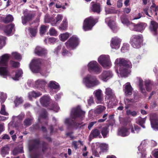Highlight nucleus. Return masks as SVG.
Here are the masks:
<instances>
[{
	"mask_svg": "<svg viewBox=\"0 0 158 158\" xmlns=\"http://www.w3.org/2000/svg\"><path fill=\"white\" fill-rule=\"evenodd\" d=\"M41 62L40 59L33 60L30 65V68L32 72L38 73L41 70Z\"/></svg>",
	"mask_w": 158,
	"mask_h": 158,
	"instance_id": "nucleus-7",
	"label": "nucleus"
},
{
	"mask_svg": "<svg viewBox=\"0 0 158 158\" xmlns=\"http://www.w3.org/2000/svg\"><path fill=\"white\" fill-rule=\"evenodd\" d=\"M112 72L110 71H104L100 76V78L104 81H106L112 77Z\"/></svg>",
	"mask_w": 158,
	"mask_h": 158,
	"instance_id": "nucleus-17",
	"label": "nucleus"
},
{
	"mask_svg": "<svg viewBox=\"0 0 158 158\" xmlns=\"http://www.w3.org/2000/svg\"><path fill=\"white\" fill-rule=\"evenodd\" d=\"M35 53L38 56H42L46 53V51L44 48L40 47H37L35 51Z\"/></svg>",
	"mask_w": 158,
	"mask_h": 158,
	"instance_id": "nucleus-28",
	"label": "nucleus"
},
{
	"mask_svg": "<svg viewBox=\"0 0 158 158\" xmlns=\"http://www.w3.org/2000/svg\"><path fill=\"white\" fill-rule=\"evenodd\" d=\"M31 143L28 145V148L30 151L37 149L40 144V141L39 138L33 139L31 141Z\"/></svg>",
	"mask_w": 158,
	"mask_h": 158,
	"instance_id": "nucleus-12",
	"label": "nucleus"
},
{
	"mask_svg": "<svg viewBox=\"0 0 158 158\" xmlns=\"http://www.w3.org/2000/svg\"><path fill=\"white\" fill-rule=\"evenodd\" d=\"M32 127L34 130H40V127L38 123H36L32 126Z\"/></svg>",
	"mask_w": 158,
	"mask_h": 158,
	"instance_id": "nucleus-58",
	"label": "nucleus"
},
{
	"mask_svg": "<svg viewBox=\"0 0 158 158\" xmlns=\"http://www.w3.org/2000/svg\"><path fill=\"white\" fill-rule=\"evenodd\" d=\"M48 87L51 89H57L59 88L60 85L54 81H50L48 85Z\"/></svg>",
	"mask_w": 158,
	"mask_h": 158,
	"instance_id": "nucleus-33",
	"label": "nucleus"
},
{
	"mask_svg": "<svg viewBox=\"0 0 158 158\" xmlns=\"http://www.w3.org/2000/svg\"><path fill=\"white\" fill-rule=\"evenodd\" d=\"M9 150L10 148L8 146L5 145L1 148V154L2 156L4 157L6 155L8 154Z\"/></svg>",
	"mask_w": 158,
	"mask_h": 158,
	"instance_id": "nucleus-36",
	"label": "nucleus"
},
{
	"mask_svg": "<svg viewBox=\"0 0 158 158\" xmlns=\"http://www.w3.org/2000/svg\"><path fill=\"white\" fill-rule=\"evenodd\" d=\"M97 123L96 121H94V122H92L90 123L88 125V129L89 130H90L91 128H92V127L94 126V125L96 123Z\"/></svg>",
	"mask_w": 158,
	"mask_h": 158,
	"instance_id": "nucleus-60",
	"label": "nucleus"
},
{
	"mask_svg": "<svg viewBox=\"0 0 158 158\" xmlns=\"http://www.w3.org/2000/svg\"><path fill=\"white\" fill-rule=\"evenodd\" d=\"M57 32L54 28H51L49 30V34L51 35H55Z\"/></svg>",
	"mask_w": 158,
	"mask_h": 158,
	"instance_id": "nucleus-54",
	"label": "nucleus"
},
{
	"mask_svg": "<svg viewBox=\"0 0 158 158\" xmlns=\"http://www.w3.org/2000/svg\"><path fill=\"white\" fill-rule=\"evenodd\" d=\"M105 94L108 97V99H114L116 98L114 92L110 87L107 88L106 89Z\"/></svg>",
	"mask_w": 158,
	"mask_h": 158,
	"instance_id": "nucleus-20",
	"label": "nucleus"
},
{
	"mask_svg": "<svg viewBox=\"0 0 158 158\" xmlns=\"http://www.w3.org/2000/svg\"><path fill=\"white\" fill-rule=\"evenodd\" d=\"M145 118H142L140 117H139L136 119V123L140 125L143 128H144L145 126L144 124L145 123Z\"/></svg>",
	"mask_w": 158,
	"mask_h": 158,
	"instance_id": "nucleus-38",
	"label": "nucleus"
},
{
	"mask_svg": "<svg viewBox=\"0 0 158 158\" xmlns=\"http://www.w3.org/2000/svg\"><path fill=\"white\" fill-rule=\"evenodd\" d=\"M151 84V82L150 80H147L145 82V85L146 89V90L147 91L149 92L151 90V88H150V85Z\"/></svg>",
	"mask_w": 158,
	"mask_h": 158,
	"instance_id": "nucleus-47",
	"label": "nucleus"
},
{
	"mask_svg": "<svg viewBox=\"0 0 158 158\" xmlns=\"http://www.w3.org/2000/svg\"><path fill=\"white\" fill-rule=\"evenodd\" d=\"M10 57V55L7 53L0 56V66H8V63Z\"/></svg>",
	"mask_w": 158,
	"mask_h": 158,
	"instance_id": "nucleus-11",
	"label": "nucleus"
},
{
	"mask_svg": "<svg viewBox=\"0 0 158 158\" xmlns=\"http://www.w3.org/2000/svg\"><path fill=\"white\" fill-rule=\"evenodd\" d=\"M108 24L111 29L113 30H114L115 29L116 26L115 23H113L111 21H109L108 22Z\"/></svg>",
	"mask_w": 158,
	"mask_h": 158,
	"instance_id": "nucleus-53",
	"label": "nucleus"
},
{
	"mask_svg": "<svg viewBox=\"0 0 158 158\" xmlns=\"http://www.w3.org/2000/svg\"><path fill=\"white\" fill-rule=\"evenodd\" d=\"M133 89L130 83H127L124 87V91L126 95H131L132 94Z\"/></svg>",
	"mask_w": 158,
	"mask_h": 158,
	"instance_id": "nucleus-26",
	"label": "nucleus"
},
{
	"mask_svg": "<svg viewBox=\"0 0 158 158\" xmlns=\"http://www.w3.org/2000/svg\"><path fill=\"white\" fill-rule=\"evenodd\" d=\"M80 44L79 39L76 36L73 35L65 43L67 48L69 49L74 50Z\"/></svg>",
	"mask_w": 158,
	"mask_h": 158,
	"instance_id": "nucleus-5",
	"label": "nucleus"
},
{
	"mask_svg": "<svg viewBox=\"0 0 158 158\" xmlns=\"http://www.w3.org/2000/svg\"><path fill=\"white\" fill-rule=\"evenodd\" d=\"M34 15L33 14L29 13L26 15H24V17H22V23L23 24H26L27 22L31 20Z\"/></svg>",
	"mask_w": 158,
	"mask_h": 158,
	"instance_id": "nucleus-23",
	"label": "nucleus"
},
{
	"mask_svg": "<svg viewBox=\"0 0 158 158\" xmlns=\"http://www.w3.org/2000/svg\"><path fill=\"white\" fill-rule=\"evenodd\" d=\"M23 100L22 98L21 97H17L14 101V103L16 106L19 105V104L22 103Z\"/></svg>",
	"mask_w": 158,
	"mask_h": 158,
	"instance_id": "nucleus-48",
	"label": "nucleus"
},
{
	"mask_svg": "<svg viewBox=\"0 0 158 158\" xmlns=\"http://www.w3.org/2000/svg\"><path fill=\"white\" fill-rule=\"evenodd\" d=\"M158 28V23L154 21H151L149 29L152 32H154V35L156 34Z\"/></svg>",
	"mask_w": 158,
	"mask_h": 158,
	"instance_id": "nucleus-22",
	"label": "nucleus"
},
{
	"mask_svg": "<svg viewBox=\"0 0 158 158\" xmlns=\"http://www.w3.org/2000/svg\"><path fill=\"white\" fill-rule=\"evenodd\" d=\"M24 114L21 113L17 116V118L19 120H22L24 118Z\"/></svg>",
	"mask_w": 158,
	"mask_h": 158,
	"instance_id": "nucleus-64",
	"label": "nucleus"
},
{
	"mask_svg": "<svg viewBox=\"0 0 158 158\" xmlns=\"http://www.w3.org/2000/svg\"><path fill=\"white\" fill-rule=\"evenodd\" d=\"M83 82L88 88H92L99 84V81L95 76L88 75L83 79Z\"/></svg>",
	"mask_w": 158,
	"mask_h": 158,
	"instance_id": "nucleus-2",
	"label": "nucleus"
},
{
	"mask_svg": "<svg viewBox=\"0 0 158 158\" xmlns=\"http://www.w3.org/2000/svg\"><path fill=\"white\" fill-rule=\"evenodd\" d=\"M47 112L46 111H44L40 115V116L44 118H46L47 117Z\"/></svg>",
	"mask_w": 158,
	"mask_h": 158,
	"instance_id": "nucleus-63",
	"label": "nucleus"
},
{
	"mask_svg": "<svg viewBox=\"0 0 158 158\" xmlns=\"http://www.w3.org/2000/svg\"><path fill=\"white\" fill-rule=\"evenodd\" d=\"M28 30L31 35V37H35L38 31L37 27L35 26L34 27H31L29 28Z\"/></svg>",
	"mask_w": 158,
	"mask_h": 158,
	"instance_id": "nucleus-35",
	"label": "nucleus"
},
{
	"mask_svg": "<svg viewBox=\"0 0 158 158\" xmlns=\"http://www.w3.org/2000/svg\"><path fill=\"white\" fill-rule=\"evenodd\" d=\"M97 18L94 19L92 16L86 18L84 20L83 29L85 31L91 30L93 27L98 22Z\"/></svg>",
	"mask_w": 158,
	"mask_h": 158,
	"instance_id": "nucleus-4",
	"label": "nucleus"
},
{
	"mask_svg": "<svg viewBox=\"0 0 158 158\" xmlns=\"http://www.w3.org/2000/svg\"><path fill=\"white\" fill-rule=\"evenodd\" d=\"M63 16L60 14H58L55 19L51 18L50 19L51 24L52 26H56L57 24L59 23L62 20Z\"/></svg>",
	"mask_w": 158,
	"mask_h": 158,
	"instance_id": "nucleus-18",
	"label": "nucleus"
},
{
	"mask_svg": "<svg viewBox=\"0 0 158 158\" xmlns=\"http://www.w3.org/2000/svg\"><path fill=\"white\" fill-rule=\"evenodd\" d=\"M23 73L22 70L19 69L16 71L15 77L13 79L15 80H18L19 78L21 77Z\"/></svg>",
	"mask_w": 158,
	"mask_h": 158,
	"instance_id": "nucleus-41",
	"label": "nucleus"
},
{
	"mask_svg": "<svg viewBox=\"0 0 158 158\" xmlns=\"http://www.w3.org/2000/svg\"><path fill=\"white\" fill-rule=\"evenodd\" d=\"M14 20L12 16L10 15H8L6 17H3L2 19V21L5 23H8L12 22Z\"/></svg>",
	"mask_w": 158,
	"mask_h": 158,
	"instance_id": "nucleus-34",
	"label": "nucleus"
},
{
	"mask_svg": "<svg viewBox=\"0 0 158 158\" xmlns=\"http://www.w3.org/2000/svg\"><path fill=\"white\" fill-rule=\"evenodd\" d=\"M32 119L31 118H26L23 122V124L24 126H28L31 124Z\"/></svg>",
	"mask_w": 158,
	"mask_h": 158,
	"instance_id": "nucleus-45",
	"label": "nucleus"
},
{
	"mask_svg": "<svg viewBox=\"0 0 158 158\" xmlns=\"http://www.w3.org/2000/svg\"><path fill=\"white\" fill-rule=\"evenodd\" d=\"M98 137L100 138L102 137L100 135V131L97 129H94L90 133L89 137V140L90 141L93 139Z\"/></svg>",
	"mask_w": 158,
	"mask_h": 158,
	"instance_id": "nucleus-14",
	"label": "nucleus"
},
{
	"mask_svg": "<svg viewBox=\"0 0 158 158\" xmlns=\"http://www.w3.org/2000/svg\"><path fill=\"white\" fill-rule=\"evenodd\" d=\"M23 150L19 147L16 148H14L12 151L13 154L14 155H16L20 153H22Z\"/></svg>",
	"mask_w": 158,
	"mask_h": 158,
	"instance_id": "nucleus-43",
	"label": "nucleus"
},
{
	"mask_svg": "<svg viewBox=\"0 0 158 158\" xmlns=\"http://www.w3.org/2000/svg\"><path fill=\"white\" fill-rule=\"evenodd\" d=\"M126 114L127 115H131L133 116H135L137 114L136 112L135 111H131L130 110H128L126 111Z\"/></svg>",
	"mask_w": 158,
	"mask_h": 158,
	"instance_id": "nucleus-49",
	"label": "nucleus"
},
{
	"mask_svg": "<svg viewBox=\"0 0 158 158\" xmlns=\"http://www.w3.org/2000/svg\"><path fill=\"white\" fill-rule=\"evenodd\" d=\"M143 41V37L142 34L133 35L130 39V43L134 48H139Z\"/></svg>",
	"mask_w": 158,
	"mask_h": 158,
	"instance_id": "nucleus-3",
	"label": "nucleus"
},
{
	"mask_svg": "<svg viewBox=\"0 0 158 158\" xmlns=\"http://www.w3.org/2000/svg\"><path fill=\"white\" fill-rule=\"evenodd\" d=\"M69 51L67 50L65 47H63L62 49L61 52L63 56H64L68 54Z\"/></svg>",
	"mask_w": 158,
	"mask_h": 158,
	"instance_id": "nucleus-55",
	"label": "nucleus"
},
{
	"mask_svg": "<svg viewBox=\"0 0 158 158\" xmlns=\"http://www.w3.org/2000/svg\"><path fill=\"white\" fill-rule=\"evenodd\" d=\"M95 96L96 98L97 101V103H102L103 101V98L102 97V91L100 89H98L95 91L94 92Z\"/></svg>",
	"mask_w": 158,
	"mask_h": 158,
	"instance_id": "nucleus-24",
	"label": "nucleus"
},
{
	"mask_svg": "<svg viewBox=\"0 0 158 158\" xmlns=\"http://www.w3.org/2000/svg\"><path fill=\"white\" fill-rule=\"evenodd\" d=\"M48 143L43 141L42 143V152L44 153L48 149Z\"/></svg>",
	"mask_w": 158,
	"mask_h": 158,
	"instance_id": "nucleus-44",
	"label": "nucleus"
},
{
	"mask_svg": "<svg viewBox=\"0 0 158 158\" xmlns=\"http://www.w3.org/2000/svg\"><path fill=\"white\" fill-rule=\"evenodd\" d=\"M150 120L152 127L158 130V118L155 114L150 115Z\"/></svg>",
	"mask_w": 158,
	"mask_h": 158,
	"instance_id": "nucleus-13",
	"label": "nucleus"
},
{
	"mask_svg": "<svg viewBox=\"0 0 158 158\" xmlns=\"http://www.w3.org/2000/svg\"><path fill=\"white\" fill-rule=\"evenodd\" d=\"M121 42L120 39L117 37L113 38L111 40L110 46L112 48L118 49L119 47V44Z\"/></svg>",
	"mask_w": 158,
	"mask_h": 158,
	"instance_id": "nucleus-16",
	"label": "nucleus"
},
{
	"mask_svg": "<svg viewBox=\"0 0 158 158\" xmlns=\"http://www.w3.org/2000/svg\"><path fill=\"white\" fill-rule=\"evenodd\" d=\"M129 68L121 67L119 69V75L121 77H127L128 73Z\"/></svg>",
	"mask_w": 158,
	"mask_h": 158,
	"instance_id": "nucleus-29",
	"label": "nucleus"
},
{
	"mask_svg": "<svg viewBox=\"0 0 158 158\" xmlns=\"http://www.w3.org/2000/svg\"><path fill=\"white\" fill-rule=\"evenodd\" d=\"M5 107L4 105H2L0 113L1 114L3 115H6L7 113L6 112Z\"/></svg>",
	"mask_w": 158,
	"mask_h": 158,
	"instance_id": "nucleus-50",
	"label": "nucleus"
},
{
	"mask_svg": "<svg viewBox=\"0 0 158 158\" xmlns=\"http://www.w3.org/2000/svg\"><path fill=\"white\" fill-rule=\"evenodd\" d=\"M56 40V39L53 37H50L48 38V40L49 42L50 43H53Z\"/></svg>",
	"mask_w": 158,
	"mask_h": 158,
	"instance_id": "nucleus-61",
	"label": "nucleus"
},
{
	"mask_svg": "<svg viewBox=\"0 0 158 158\" xmlns=\"http://www.w3.org/2000/svg\"><path fill=\"white\" fill-rule=\"evenodd\" d=\"M40 102L43 106L49 107L52 110L54 106L53 102L51 101L48 95H44L40 99Z\"/></svg>",
	"mask_w": 158,
	"mask_h": 158,
	"instance_id": "nucleus-8",
	"label": "nucleus"
},
{
	"mask_svg": "<svg viewBox=\"0 0 158 158\" xmlns=\"http://www.w3.org/2000/svg\"><path fill=\"white\" fill-rule=\"evenodd\" d=\"M46 27L44 25L42 26L40 29V34L41 35L44 34L46 32Z\"/></svg>",
	"mask_w": 158,
	"mask_h": 158,
	"instance_id": "nucleus-52",
	"label": "nucleus"
},
{
	"mask_svg": "<svg viewBox=\"0 0 158 158\" xmlns=\"http://www.w3.org/2000/svg\"><path fill=\"white\" fill-rule=\"evenodd\" d=\"M62 47V45L61 44H60L58 45L57 47H56L55 49L54 52L55 53L58 54V52H60V49Z\"/></svg>",
	"mask_w": 158,
	"mask_h": 158,
	"instance_id": "nucleus-56",
	"label": "nucleus"
},
{
	"mask_svg": "<svg viewBox=\"0 0 158 158\" xmlns=\"http://www.w3.org/2000/svg\"><path fill=\"white\" fill-rule=\"evenodd\" d=\"M85 112L83 111L80 107L77 106L72 110L71 113L72 117L71 119L66 118L65 120V123L70 127H73L77 128L80 126L81 128L85 125V124L81 125L82 123H78L76 122L75 120L76 118L81 117L85 115Z\"/></svg>",
	"mask_w": 158,
	"mask_h": 158,
	"instance_id": "nucleus-1",
	"label": "nucleus"
},
{
	"mask_svg": "<svg viewBox=\"0 0 158 158\" xmlns=\"http://www.w3.org/2000/svg\"><path fill=\"white\" fill-rule=\"evenodd\" d=\"M10 64L11 67L14 68H18L20 66V63L18 62L15 61L11 60L10 61Z\"/></svg>",
	"mask_w": 158,
	"mask_h": 158,
	"instance_id": "nucleus-40",
	"label": "nucleus"
},
{
	"mask_svg": "<svg viewBox=\"0 0 158 158\" xmlns=\"http://www.w3.org/2000/svg\"><path fill=\"white\" fill-rule=\"evenodd\" d=\"M98 62L104 68L108 67L110 64V59L108 56L102 55L98 58Z\"/></svg>",
	"mask_w": 158,
	"mask_h": 158,
	"instance_id": "nucleus-9",
	"label": "nucleus"
},
{
	"mask_svg": "<svg viewBox=\"0 0 158 158\" xmlns=\"http://www.w3.org/2000/svg\"><path fill=\"white\" fill-rule=\"evenodd\" d=\"M91 9L92 12L99 14L101 11V5L99 3H94L92 5Z\"/></svg>",
	"mask_w": 158,
	"mask_h": 158,
	"instance_id": "nucleus-25",
	"label": "nucleus"
},
{
	"mask_svg": "<svg viewBox=\"0 0 158 158\" xmlns=\"http://www.w3.org/2000/svg\"><path fill=\"white\" fill-rule=\"evenodd\" d=\"M115 63L117 64H119L120 67L130 68L131 66V63L128 60H125L124 58H119L116 59Z\"/></svg>",
	"mask_w": 158,
	"mask_h": 158,
	"instance_id": "nucleus-10",
	"label": "nucleus"
},
{
	"mask_svg": "<svg viewBox=\"0 0 158 158\" xmlns=\"http://www.w3.org/2000/svg\"><path fill=\"white\" fill-rule=\"evenodd\" d=\"M88 70L89 72H93L95 74H99L102 71L101 67L96 61L90 62L88 65Z\"/></svg>",
	"mask_w": 158,
	"mask_h": 158,
	"instance_id": "nucleus-6",
	"label": "nucleus"
},
{
	"mask_svg": "<svg viewBox=\"0 0 158 158\" xmlns=\"http://www.w3.org/2000/svg\"><path fill=\"white\" fill-rule=\"evenodd\" d=\"M31 95L32 97H38L41 95V94H40V93H37L34 91L31 92Z\"/></svg>",
	"mask_w": 158,
	"mask_h": 158,
	"instance_id": "nucleus-57",
	"label": "nucleus"
},
{
	"mask_svg": "<svg viewBox=\"0 0 158 158\" xmlns=\"http://www.w3.org/2000/svg\"><path fill=\"white\" fill-rule=\"evenodd\" d=\"M106 109V107L102 106H99L94 110L95 114H98L101 113Z\"/></svg>",
	"mask_w": 158,
	"mask_h": 158,
	"instance_id": "nucleus-39",
	"label": "nucleus"
},
{
	"mask_svg": "<svg viewBox=\"0 0 158 158\" xmlns=\"http://www.w3.org/2000/svg\"><path fill=\"white\" fill-rule=\"evenodd\" d=\"M129 129L124 127H122L119 130L118 134L119 135L123 137H125L128 135L130 132L128 130Z\"/></svg>",
	"mask_w": 158,
	"mask_h": 158,
	"instance_id": "nucleus-21",
	"label": "nucleus"
},
{
	"mask_svg": "<svg viewBox=\"0 0 158 158\" xmlns=\"http://www.w3.org/2000/svg\"><path fill=\"white\" fill-rule=\"evenodd\" d=\"M109 126L106 124V126L103 127L101 131V133L104 138L107 137V135L109 133Z\"/></svg>",
	"mask_w": 158,
	"mask_h": 158,
	"instance_id": "nucleus-31",
	"label": "nucleus"
},
{
	"mask_svg": "<svg viewBox=\"0 0 158 158\" xmlns=\"http://www.w3.org/2000/svg\"><path fill=\"white\" fill-rule=\"evenodd\" d=\"M47 82L45 80L43 79H39L35 81V87L40 89H44Z\"/></svg>",
	"mask_w": 158,
	"mask_h": 158,
	"instance_id": "nucleus-15",
	"label": "nucleus"
},
{
	"mask_svg": "<svg viewBox=\"0 0 158 158\" xmlns=\"http://www.w3.org/2000/svg\"><path fill=\"white\" fill-rule=\"evenodd\" d=\"M123 0H118L117 2V6L118 8H121L122 6Z\"/></svg>",
	"mask_w": 158,
	"mask_h": 158,
	"instance_id": "nucleus-62",
	"label": "nucleus"
},
{
	"mask_svg": "<svg viewBox=\"0 0 158 158\" xmlns=\"http://www.w3.org/2000/svg\"><path fill=\"white\" fill-rule=\"evenodd\" d=\"M121 19L122 23L126 25L127 26L131 25L132 23L128 20L126 15H123L121 16Z\"/></svg>",
	"mask_w": 158,
	"mask_h": 158,
	"instance_id": "nucleus-32",
	"label": "nucleus"
},
{
	"mask_svg": "<svg viewBox=\"0 0 158 158\" xmlns=\"http://www.w3.org/2000/svg\"><path fill=\"white\" fill-rule=\"evenodd\" d=\"M68 27V23L66 19H64L59 27V28L62 31L66 30Z\"/></svg>",
	"mask_w": 158,
	"mask_h": 158,
	"instance_id": "nucleus-37",
	"label": "nucleus"
},
{
	"mask_svg": "<svg viewBox=\"0 0 158 158\" xmlns=\"http://www.w3.org/2000/svg\"><path fill=\"white\" fill-rule=\"evenodd\" d=\"M8 66H0V75L3 77H6L9 73Z\"/></svg>",
	"mask_w": 158,
	"mask_h": 158,
	"instance_id": "nucleus-30",
	"label": "nucleus"
},
{
	"mask_svg": "<svg viewBox=\"0 0 158 158\" xmlns=\"http://www.w3.org/2000/svg\"><path fill=\"white\" fill-rule=\"evenodd\" d=\"M131 26H133V30L135 31L141 32L145 28L144 24L143 23L137 24L132 23Z\"/></svg>",
	"mask_w": 158,
	"mask_h": 158,
	"instance_id": "nucleus-19",
	"label": "nucleus"
},
{
	"mask_svg": "<svg viewBox=\"0 0 158 158\" xmlns=\"http://www.w3.org/2000/svg\"><path fill=\"white\" fill-rule=\"evenodd\" d=\"M100 149L103 152H106L107 150V146L104 143H102L100 145Z\"/></svg>",
	"mask_w": 158,
	"mask_h": 158,
	"instance_id": "nucleus-51",
	"label": "nucleus"
},
{
	"mask_svg": "<svg viewBox=\"0 0 158 158\" xmlns=\"http://www.w3.org/2000/svg\"><path fill=\"white\" fill-rule=\"evenodd\" d=\"M12 56L15 59L20 60L22 58L21 55L17 52H13L12 53Z\"/></svg>",
	"mask_w": 158,
	"mask_h": 158,
	"instance_id": "nucleus-46",
	"label": "nucleus"
},
{
	"mask_svg": "<svg viewBox=\"0 0 158 158\" xmlns=\"http://www.w3.org/2000/svg\"><path fill=\"white\" fill-rule=\"evenodd\" d=\"M60 36V40L62 41H64L69 38V34L68 33H65L61 34Z\"/></svg>",
	"mask_w": 158,
	"mask_h": 158,
	"instance_id": "nucleus-42",
	"label": "nucleus"
},
{
	"mask_svg": "<svg viewBox=\"0 0 158 158\" xmlns=\"http://www.w3.org/2000/svg\"><path fill=\"white\" fill-rule=\"evenodd\" d=\"M15 27V24L14 23H11L7 25L4 29V32L8 36H9L12 31V29Z\"/></svg>",
	"mask_w": 158,
	"mask_h": 158,
	"instance_id": "nucleus-27",
	"label": "nucleus"
},
{
	"mask_svg": "<svg viewBox=\"0 0 158 158\" xmlns=\"http://www.w3.org/2000/svg\"><path fill=\"white\" fill-rule=\"evenodd\" d=\"M5 41L4 40H2L0 38V49H1L5 45Z\"/></svg>",
	"mask_w": 158,
	"mask_h": 158,
	"instance_id": "nucleus-59",
	"label": "nucleus"
}]
</instances>
